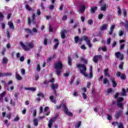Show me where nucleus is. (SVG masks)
<instances>
[{
    "instance_id": "79ce46f5",
    "label": "nucleus",
    "mask_w": 128,
    "mask_h": 128,
    "mask_svg": "<svg viewBox=\"0 0 128 128\" xmlns=\"http://www.w3.org/2000/svg\"><path fill=\"white\" fill-rule=\"evenodd\" d=\"M20 117L17 116L14 119V122H18L20 120Z\"/></svg>"
},
{
    "instance_id": "412c9836",
    "label": "nucleus",
    "mask_w": 128,
    "mask_h": 128,
    "mask_svg": "<svg viewBox=\"0 0 128 128\" xmlns=\"http://www.w3.org/2000/svg\"><path fill=\"white\" fill-rule=\"evenodd\" d=\"M58 88V84H52L51 85V88L52 90H56Z\"/></svg>"
},
{
    "instance_id": "f3484780",
    "label": "nucleus",
    "mask_w": 128,
    "mask_h": 128,
    "mask_svg": "<svg viewBox=\"0 0 128 128\" xmlns=\"http://www.w3.org/2000/svg\"><path fill=\"white\" fill-rule=\"evenodd\" d=\"M8 26H9V28L10 30H14V23H12V22L9 21L8 22Z\"/></svg>"
},
{
    "instance_id": "4468645a",
    "label": "nucleus",
    "mask_w": 128,
    "mask_h": 128,
    "mask_svg": "<svg viewBox=\"0 0 128 128\" xmlns=\"http://www.w3.org/2000/svg\"><path fill=\"white\" fill-rule=\"evenodd\" d=\"M104 74L105 76H108V78H110V73H108V68L104 69Z\"/></svg>"
},
{
    "instance_id": "9d476101",
    "label": "nucleus",
    "mask_w": 128,
    "mask_h": 128,
    "mask_svg": "<svg viewBox=\"0 0 128 128\" xmlns=\"http://www.w3.org/2000/svg\"><path fill=\"white\" fill-rule=\"evenodd\" d=\"M116 74L117 76L120 78L121 80H124L126 78V74H122L120 72H117Z\"/></svg>"
},
{
    "instance_id": "774afa93",
    "label": "nucleus",
    "mask_w": 128,
    "mask_h": 128,
    "mask_svg": "<svg viewBox=\"0 0 128 128\" xmlns=\"http://www.w3.org/2000/svg\"><path fill=\"white\" fill-rule=\"evenodd\" d=\"M32 30L33 32H38V29L36 28H34L32 29Z\"/></svg>"
},
{
    "instance_id": "09e8293b",
    "label": "nucleus",
    "mask_w": 128,
    "mask_h": 128,
    "mask_svg": "<svg viewBox=\"0 0 128 128\" xmlns=\"http://www.w3.org/2000/svg\"><path fill=\"white\" fill-rule=\"evenodd\" d=\"M111 40H112V39L110 38H109L107 40L106 44H110Z\"/></svg>"
},
{
    "instance_id": "37998d69",
    "label": "nucleus",
    "mask_w": 128,
    "mask_h": 128,
    "mask_svg": "<svg viewBox=\"0 0 128 128\" xmlns=\"http://www.w3.org/2000/svg\"><path fill=\"white\" fill-rule=\"evenodd\" d=\"M104 18V14H100L98 16V18L99 20H102Z\"/></svg>"
},
{
    "instance_id": "c756f323",
    "label": "nucleus",
    "mask_w": 128,
    "mask_h": 128,
    "mask_svg": "<svg viewBox=\"0 0 128 128\" xmlns=\"http://www.w3.org/2000/svg\"><path fill=\"white\" fill-rule=\"evenodd\" d=\"M112 84L113 88H116V86H118V84H116V80H114V79L112 80Z\"/></svg>"
},
{
    "instance_id": "7ed1b4c3",
    "label": "nucleus",
    "mask_w": 128,
    "mask_h": 128,
    "mask_svg": "<svg viewBox=\"0 0 128 128\" xmlns=\"http://www.w3.org/2000/svg\"><path fill=\"white\" fill-rule=\"evenodd\" d=\"M76 68H83L80 70V74H83V76H84L86 78H88V74L86 73V65L79 64L76 65Z\"/></svg>"
},
{
    "instance_id": "2eb2a0df",
    "label": "nucleus",
    "mask_w": 128,
    "mask_h": 128,
    "mask_svg": "<svg viewBox=\"0 0 128 128\" xmlns=\"http://www.w3.org/2000/svg\"><path fill=\"white\" fill-rule=\"evenodd\" d=\"M12 76V73L7 72V73H2L0 72V78L3 77V76Z\"/></svg>"
},
{
    "instance_id": "de8ad7c7",
    "label": "nucleus",
    "mask_w": 128,
    "mask_h": 128,
    "mask_svg": "<svg viewBox=\"0 0 128 128\" xmlns=\"http://www.w3.org/2000/svg\"><path fill=\"white\" fill-rule=\"evenodd\" d=\"M93 22H94V21L92 20V19H90L88 21V24H90V25L92 24Z\"/></svg>"
},
{
    "instance_id": "f8f14e48",
    "label": "nucleus",
    "mask_w": 128,
    "mask_h": 128,
    "mask_svg": "<svg viewBox=\"0 0 128 128\" xmlns=\"http://www.w3.org/2000/svg\"><path fill=\"white\" fill-rule=\"evenodd\" d=\"M20 46L22 47L23 50H28V46L24 45V42H20Z\"/></svg>"
},
{
    "instance_id": "603ef678",
    "label": "nucleus",
    "mask_w": 128,
    "mask_h": 128,
    "mask_svg": "<svg viewBox=\"0 0 128 128\" xmlns=\"http://www.w3.org/2000/svg\"><path fill=\"white\" fill-rule=\"evenodd\" d=\"M20 62H24V56H22L20 57Z\"/></svg>"
},
{
    "instance_id": "0eeeda50",
    "label": "nucleus",
    "mask_w": 128,
    "mask_h": 128,
    "mask_svg": "<svg viewBox=\"0 0 128 128\" xmlns=\"http://www.w3.org/2000/svg\"><path fill=\"white\" fill-rule=\"evenodd\" d=\"M114 54L117 58H119L120 60H124V54H122L120 52H115Z\"/></svg>"
},
{
    "instance_id": "c85d7f7f",
    "label": "nucleus",
    "mask_w": 128,
    "mask_h": 128,
    "mask_svg": "<svg viewBox=\"0 0 128 128\" xmlns=\"http://www.w3.org/2000/svg\"><path fill=\"white\" fill-rule=\"evenodd\" d=\"M106 4H104L103 6H101V10L102 12H106Z\"/></svg>"
},
{
    "instance_id": "b1692460",
    "label": "nucleus",
    "mask_w": 128,
    "mask_h": 128,
    "mask_svg": "<svg viewBox=\"0 0 128 128\" xmlns=\"http://www.w3.org/2000/svg\"><path fill=\"white\" fill-rule=\"evenodd\" d=\"M26 90H31L32 92H36V89L33 87L27 88H26Z\"/></svg>"
},
{
    "instance_id": "473e14b6",
    "label": "nucleus",
    "mask_w": 128,
    "mask_h": 128,
    "mask_svg": "<svg viewBox=\"0 0 128 128\" xmlns=\"http://www.w3.org/2000/svg\"><path fill=\"white\" fill-rule=\"evenodd\" d=\"M64 104H61L58 106H56V110H60V108H62V106H64Z\"/></svg>"
},
{
    "instance_id": "39448f33",
    "label": "nucleus",
    "mask_w": 128,
    "mask_h": 128,
    "mask_svg": "<svg viewBox=\"0 0 128 128\" xmlns=\"http://www.w3.org/2000/svg\"><path fill=\"white\" fill-rule=\"evenodd\" d=\"M62 108L64 110V112L66 114L68 115L69 116H72L74 114L70 112H68V108H66V104H64L62 106Z\"/></svg>"
},
{
    "instance_id": "69168bd1",
    "label": "nucleus",
    "mask_w": 128,
    "mask_h": 128,
    "mask_svg": "<svg viewBox=\"0 0 128 128\" xmlns=\"http://www.w3.org/2000/svg\"><path fill=\"white\" fill-rule=\"evenodd\" d=\"M93 76L92 72H89V78H92Z\"/></svg>"
},
{
    "instance_id": "6e6552de",
    "label": "nucleus",
    "mask_w": 128,
    "mask_h": 128,
    "mask_svg": "<svg viewBox=\"0 0 128 128\" xmlns=\"http://www.w3.org/2000/svg\"><path fill=\"white\" fill-rule=\"evenodd\" d=\"M100 60H102V55H96L93 58V62H94L95 64H98Z\"/></svg>"
},
{
    "instance_id": "8fccbe9b",
    "label": "nucleus",
    "mask_w": 128,
    "mask_h": 128,
    "mask_svg": "<svg viewBox=\"0 0 128 128\" xmlns=\"http://www.w3.org/2000/svg\"><path fill=\"white\" fill-rule=\"evenodd\" d=\"M112 125L114 126H118V122H112Z\"/></svg>"
},
{
    "instance_id": "5fc2aeb1",
    "label": "nucleus",
    "mask_w": 128,
    "mask_h": 128,
    "mask_svg": "<svg viewBox=\"0 0 128 128\" xmlns=\"http://www.w3.org/2000/svg\"><path fill=\"white\" fill-rule=\"evenodd\" d=\"M118 36H124V31H122V30L119 31Z\"/></svg>"
},
{
    "instance_id": "2f4dec72",
    "label": "nucleus",
    "mask_w": 128,
    "mask_h": 128,
    "mask_svg": "<svg viewBox=\"0 0 128 128\" xmlns=\"http://www.w3.org/2000/svg\"><path fill=\"white\" fill-rule=\"evenodd\" d=\"M80 126H82V122L80 121L76 124L75 126H76L77 128H79Z\"/></svg>"
},
{
    "instance_id": "e433bc0d",
    "label": "nucleus",
    "mask_w": 128,
    "mask_h": 128,
    "mask_svg": "<svg viewBox=\"0 0 128 128\" xmlns=\"http://www.w3.org/2000/svg\"><path fill=\"white\" fill-rule=\"evenodd\" d=\"M74 80H75V78H74V76L72 78H70V84H74Z\"/></svg>"
},
{
    "instance_id": "e2e57ef3",
    "label": "nucleus",
    "mask_w": 128,
    "mask_h": 128,
    "mask_svg": "<svg viewBox=\"0 0 128 128\" xmlns=\"http://www.w3.org/2000/svg\"><path fill=\"white\" fill-rule=\"evenodd\" d=\"M33 116L36 117V110H33Z\"/></svg>"
},
{
    "instance_id": "c03bdc74",
    "label": "nucleus",
    "mask_w": 128,
    "mask_h": 128,
    "mask_svg": "<svg viewBox=\"0 0 128 128\" xmlns=\"http://www.w3.org/2000/svg\"><path fill=\"white\" fill-rule=\"evenodd\" d=\"M81 61L83 62L86 64H88V60L84 58H81Z\"/></svg>"
},
{
    "instance_id": "5701e85b",
    "label": "nucleus",
    "mask_w": 128,
    "mask_h": 128,
    "mask_svg": "<svg viewBox=\"0 0 128 128\" xmlns=\"http://www.w3.org/2000/svg\"><path fill=\"white\" fill-rule=\"evenodd\" d=\"M8 62V59L6 57H4L2 59V64H7Z\"/></svg>"
},
{
    "instance_id": "a18cd8bd",
    "label": "nucleus",
    "mask_w": 128,
    "mask_h": 128,
    "mask_svg": "<svg viewBox=\"0 0 128 128\" xmlns=\"http://www.w3.org/2000/svg\"><path fill=\"white\" fill-rule=\"evenodd\" d=\"M6 118H7L8 120H10V118H12V114L10 113V114H6Z\"/></svg>"
},
{
    "instance_id": "4be33fe9",
    "label": "nucleus",
    "mask_w": 128,
    "mask_h": 128,
    "mask_svg": "<svg viewBox=\"0 0 128 128\" xmlns=\"http://www.w3.org/2000/svg\"><path fill=\"white\" fill-rule=\"evenodd\" d=\"M86 10V6L83 5L81 6V8H80V12L81 14H83L84 12Z\"/></svg>"
},
{
    "instance_id": "9b49d317",
    "label": "nucleus",
    "mask_w": 128,
    "mask_h": 128,
    "mask_svg": "<svg viewBox=\"0 0 128 128\" xmlns=\"http://www.w3.org/2000/svg\"><path fill=\"white\" fill-rule=\"evenodd\" d=\"M66 34H68V30H62L60 32L61 38L63 40L66 38Z\"/></svg>"
},
{
    "instance_id": "423d86ee",
    "label": "nucleus",
    "mask_w": 128,
    "mask_h": 128,
    "mask_svg": "<svg viewBox=\"0 0 128 128\" xmlns=\"http://www.w3.org/2000/svg\"><path fill=\"white\" fill-rule=\"evenodd\" d=\"M58 118V114H56V116L54 117V118H51L49 120L48 124V128H52V124L55 121L56 118Z\"/></svg>"
},
{
    "instance_id": "a878e982",
    "label": "nucleus",
    "mask_w": 128,
    "mask_h": 128,
    "mask_svg": "<svg viewBox=\"0 0 128 128\" xmlns=\"http://www.w3.org/2000/svg\"><path fill=\"white\" fill-rule=\"evenodd\" d=\"M16 80H22V76H20V75L18 74V72L16 73Z\"/></svg>"
},
{
    "instance_id": "6ab92c4d",
    "label": "nucleus",
    "mask_w": 128,
    "mask_h": 128,
    "mask_svg": "<svg viewBox=\"0 0 128 128\" xmlns=\"http://www.w3.org/2000/svg\"><path fill=\"white\" fill-rule=\"evenodd\" d=\"M108 28V24H104L102 26H100V30H106Z\"/></svg>"
},
{
    "instance_id": "ea45409f",
    "label": "nucleus",
    "mask_w": 128,
    "mask_h": 128,
    "mask_svg": "<svg viewBox=\"0 0 128 128\" xmlns=\"http://www.w3.org/2000/svg\"><path fill=\"white\" fill-rule=\"evenodd\" d=\"M82 95L84 100H86V98H88V95H86V93L84 92L82 93Z\"/></svg>"
},
{
    "instance_id": "58836bf2",
    "label": "nucleus",
    "mask_w": 128,
    "mask_h": 128,
    "mask_svg": "<svg viewBox=\"0 0 128 128\" xmlns=\"http://www.w3.org/2000/svg\"><path fill=\"white\" fill-rule=\"evenodd\" d=\"M4 124L6 126L8 127L10 126V124H8V120H5L4 121Z\"/></svg>"
},
{
    "instance_id": "aec40b11",
    "label": "nucleus",
    "mask_w": 128,
    "mask_h": 128,
    "mask_svg": "<svg viewBox=\"0 0 128 128\" xmlns=\"http://www.w3.org/2000/svg\"><path fill=\"white\" fill-rule=\"evenodd\" d=\"M116 106L118 108H120L121 110H124V104L122 102H117Z\"/></svg>"
},
{
    "instance_id": "3c124183",
    "label": "nucleus",
    "mask_w": 128,
    "mask_h": 128,
    "mask_svg": "<svg viewBox=\"0 0 128 128\" xmlns=\"http://www.w3.org/2000/svg\"><path fill=\"white\" fill-rule=\"evenodd\" d=\"M26 10H29V12H30V10H32V8H30V6H28V4H26Z\"/></svg>"
},
{
    "instance_id": "f704fd0d",
    "label": "nucleus",
    "mask_w": 128,
    "mask_h": 128,
    "mask_svg": "<svg viewBox=\"0 0 128 128\" xmlns=\"http://www.w3.org/2000/svg\"><path fill=\"white\" fill-rule=\"evenodd\" d=\"M28 46L30 48H34V45L32 43H29L28 44Z\"/></svg>"
},
{
    "instance_id": "1a4fd4ad",
    "label": "nucleus",
    "mask_w": 128,
    "mask_h": 128,
    "mask_svg": "<svg viewBox=\"0 0 128 128\" xmlns=\"http://www.w3.org/2000/svg\"><path fill=\"white\" fill-rule=\"evenodd\" d=\"M122 110H121L116 112L115 114L114 115V118H116V120L120 118V116H122Z\"/></svg>"
},
{
    "instance_id": "f257e3e1",
    "label": "nucleus",
    "mask_w": 128,
    "mask_h": 128,
    "mask_svg": "<svg viewBox=\"0 0 128 128\" xmlns=\"http://www.w3.org/2000/svg\"><path fill=\"white\" fill-rule=\"evenodd\" d=\"M84 40L85 42H86V44L87 46H88V48H92V44L90 43V40L88 39V37L84 36L80 38L78 36H76L74 38V40L76 44H82Z\"/></svg>"
},
{
    "instance_id": "49530a36",
    "label": "nucleus",
    "mask_w": 128,
    "mask_h": 128,
    "mask_svg": "<svg viewBox=\"0 0 128 128\" xmlns=\"http://www.w3.org/2000/svg\"><path fill=\"white\" fill-rule=\"evenodd\" d=\"M125 46H126V44H121L120 46V50H124V48Z\"/></svg>"
},
{
    "instance_id": "4c0bfd02",
    "label": "nucleus",
    "mask_w": 128,
    "mask_h": 128,
    "mask_svg": "<svg viewBox=\"0 0 128 128\" xmlns=\"http://www.w3.org/2000/svg\"><path fill=\"white\" fill-rule=\"evenodd\" d=\"M108 82H108V78H104L103 80V84H108Z\"/></svg>"
},
{
    "instance_id": "ddd939ff",
    "label": "nucleus",
    "mask_w": 128,
    "mask_h": 128,
    "mask_svg": "<svg viewBox=\"0 0 128 128\" xmlns=\"http://www.w3.org/2000/svg\"><path fill=\"white\" fill-rule=\"evenodd\" d=\"M54 40L56 42L55 44L54 45V48H55V50H56V48H58V44H60V42L56 38H54Z\"/></svg>"
},
{
    "instance_id": "cd10ccee",
    "label": "nucleus",
    "mask_w": 128,
    "mask_h": 128,
    "mask_svg": "<svg viewBox=\"0 0 128 128\" xmlns=\"http://www.w3.org/2000/svg\"><path fill=\"white\" fill-rule=\"evenodd\" d=\"M122 90L121 96H124L126 94V89L124 88H122Z\"/></svg>"
},
{
    "instance_id": "6e6d98bb",
    "label": "nucleus",
    "mask_w": 128,
    "mask_h": 128,
    "mask_svg": "<svg viewBox=\"0 0 128 128\" xmlns=\"http://www.w3.org/2000/svg\"><path fill=\"white\" fill-rule=\"evenodd\" d=\"M41 14H42V12H40V9H38L36 12V15L40 16Z\"/></svg>"
},
{
    "instance_id": "bf43d9fd",
    "label": "nucleus",
    "mask_w": 128,
    "mask_h": 128,
    "mask_svg": "<svg viewBox=\"0 0 128 128\" xmlns=\"http://www.w3.org/2000/svg\"><path fill=\"white\" fill-rule=\"evenodd\" d=\"M107 116L108 120H112V116H110V114H108Z\"/></svg>"
},
{
    "instance_id": "052dcab7",
    "label": "nucleus",
    "mask_w": 128,
    "mask_h": 128,
    "mask_svg": "<svg viewBox=\"0 0 128 128\" xmlns=\"http://www.w3.org/2000/svg\"><path fill=\"white\" fill-rule=\"evenodd\" d=\"M68 18V16L66 15H64L62 18V20H66Z\"/></svg>"
},
{
    "instance_id": "0e129e2a",
    "label": "nucleus",
    "mask_w": 128,
    "mask_h": 128,
    "mask_svg": "<svg viewBox=\"0 0 128 128\" xmlns=\"http://www.w3.org/2000/svg\"><path fill=\"white\" fill-rule=\"evenodd\" d=\"M122 66H124V62H122L118 66L119 68L121 70L122 69Z\"/></svg>"
},
{
    "instance_id": "dca6fc26",
    "label": "nucleus",
    "mask_w": 128,
    "mask_h": 128,
    "mask_svg": "<svg viewBox=\"0 0 128 128\" xmlns=\"http://www.w3.org/2000/svg\"><path fill=\"white\" fill-rule=\"evenodd\" d=\"M96 10H98V6H95L94 7H91L90 10L91 14H94L96 12Z\"/></svg>"
},
{
    "instance_id": "7c9ffc66",
    "label": "nucleus",
    "mask_w": 128,
    "mask_h": 128,
    "mask_svg": "<svg viewBox=\"0 0 128 128\" xmlns=\"http://www.w3.org/2000/svg\"><path fill=\"white\" fill-rule=\"evenodd\" d=\"M124 102V98L118 97L117 98V102Z\"/></svg>"
},
{
    "instance_id": "680f3d73",
    "label": "nucleus",
    "mask_w": 128,
    "mask_h": 128,
    "mask_svg": "<svg viewBox=\"0 0 128 128\" xmlns=\"http://www.w3.org/2000/svg\"><path fill=\"white\" fill-rule=\"evenodd\" d=\"M44 46H46V44H48V39L47 38L44 39Z\"/></svg>"
},
{
    "instance_id": "a19ab883",
    "label": "nucleus",
    "mask_w": 128,
    "mask_h": 128,
    "mask_svg": "<svg viewBox=\"0 0 128 128\" xmlns=\"http://www.w3.org/2000/svg\"><path fill=\"white\" fill-rule=\"evenodd\" d=\"M38 96H41V98H44V93L40 92L37 94Z\"/></svg>"
},
{
    "instance_id": "f03ea898",
    "label": "nucleus",
    "mask_w": 128,
    "mask_h": 128,
    "mask_svg": "<svg viewBox=\"0 0 128 128\" xmlns=\"http://www.w3.org/2000/svg\"><path fill=\"white\" fill-rule=\"evenodd\" d=\"M54 66L56 68L55 72H56V74H57V76H60V74H62V68H64L62 60H58Z\"/></svg>"
},
{
    "instance_id": "338daca9",
    "label": "nucleus",
    "mask_w": 128,
    "mask_h": 128,
    "mask_svg": "<svg viewBox=\"0 0 128 128\" xmlns=\"http://www.w3.org/2000/svg\"><path fill=\"white\" fill-rule=\"evenodd\" d=\"M118 128H124V125H122V123H120V124L118 125Z\"/></svg>"
},
{
    "instance_id": "393cba45",
    "label": "nucleus",
    "mask_w": 128,
    "mask_h": 128,
    "mask_svg": "<svg viewBox=\"0 0 128 128\" xmlns=\"http://www.w3.org/2000/svg\"><path fill=\"white\" fill-rule=\"evenodd\" d=\"M50 100H51L52 102H54V104H56V99H54V96L52 95L50 96Z\"/></svg>"
},
{
    "instance_id": "a211bd4d",
    "label": "nucleus",
    "mask_w": 128,
    "mask_h": 128,
    "mask_svg": "<svg viewBox=\"0 0 128 128\" xmlns=\"http://www.w3.org/2000/svg\"><path fill=\"white\" fill-rule=\"evenodd\" d=\"M68 66H72V58L70 57V56H68Z\"/></svg>"
},
{
    "instance_id": "72a5a7b5",
    "label": "nucleus",
    "mask_w": 128,
    "mask_h": 128,
    "mask_svg": "<svg viewBox=\"0 0 128 128\" xmlns=\"http://www.w3.org/2000/svg\"><path fill=\"white\" fill-rule=\"evenodd\" d=\"M24 30H26V32H28V34H32V30H30V29L25 28Z\"/></svg>"
},
{
    "instance_id": "20e7f679",
    "label": "nucleus",
    "mask_w": 128,
    "mask_h": 128,
    "mask_svg": "<svg viewBox=\"0 0 128 128\" xmlns=\"http://www.w3.org/2000/svg\"><path fill=\"white\" fill-rule=\"evenodd\" d=\"M32 22L33 24H36V28H38V24L36 23V14L34 13L32 14L31 18L30 17L28 18V26H30V24H32Z\"/></svg>"
},
{
    "instance_id": "13d9d810",
    "label": "nucleus",
    "mask_w": 128,
    "mask_h": 128,
    "mask_svg": "<svg viewBox=\"0 0 128 128\" xmlns=\"http://www.w3.org/2000/svg\"><path fill=\"white\" fill-rule=\"evenodd\" d=\"M36 70L37 72H40V64L37 65Z\"/></svg>"
},
{
    "instance_id": "c9c22d12",
    "label": "nucleus",
    "mask_w": 128,
    "mask_h": 128,
    "mask_svg": "<svg viewBox=\"0 0 128 128\" xmlns=\"http://www.w3.org/2000/svg\"><path fill=\"white\" fill-rule=\"evenodd\" d=\"M55 56H56V55L54 54L52 56L48 57V62H50L52 60H53V58H54Z\"/></svg>"
},
{
    "instance_id": "bb28decb",
    "label": "nucleus",
    "mask_w": 128,
    "mask_h": 128,
    "mask_svg": "<svg viewBox=\"0 0 128 128\" xmlns=\"http://www.w3.org/2000/svg\"><path fill=\"white\" fill-rule=\"evenodd\" d=\"M33 122L34 126H38V119L36 118L34 120Z\"/></svg>"
},
{
    "instance_id": "864d4df0",
    "label": "nucleus",
    "mask_w": 128,
    "mask_h": 128,
    "mask_svg": "<svg viewBox=\"0 0 128 128\" xmlns=\"http://www.w3.org/2000/svg\"><path fill=\"white\" fill-rule=\"evenodd\" d=\"M20 94V93L18 92H15L14 96L16 98L18 99V95Z\"/></svg>"
},
{
    "instance_id": "4d7b16f0",
    "label": "nucleus",
    "mask_w": 128,
    "mask_h": 128,
    "mask_svg": "<svg viewBox=\"0 0 128 128\" xmlns=\"http://www.w3.org/2000/svg\"><path fill=\"white\" fill-rule=\"evenodd\" d=\"M6 49L5 48H4L2 50V52H1L2 56H4V52H6Z\"/></svg>"
}]
</instances>
